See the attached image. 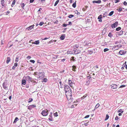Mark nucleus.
<instances>
[{"instance_id":"obj_1","label":"nucleus","mask_w":127,"mask_h":127,"mask_svg":"<svg viewBox=\"0 0 127 127\" xmlns=\"http://www.w3.org/2000/svg\"><path fill=\"white\" fill-rule=\"evenodd\" d=\"M64 90L65 91V94L67 97L69 99L71 98L72 91L69 86L65 84L64 86Z\"/></svg>"},{"instance_id":"obj_2","label":"nucleus","mask_w":127,"mask_h":127,"mask_svg":"<svg viewBox=\"0 0 127 127\" xmlns=\"http://www.w3.org/2000/svg\"><path fill=\"white\" fill-rule=\"evenodd\" d=\"M68 84L70 87L72 88H73L74 85V83L72 81H71L69 79L68 80Z\"/></svg>"},{"instance_id":"obj_3","label":"nucleus","mask_w":127,"mask_h":127,"mask_svg":"<svg viewBox=\"0 0 127 127\" xmlns=\"http://www.w3.org/2000/svg\"><path fill=\"white\" fill-rule=\"evenodd\" d=\"M48 111L47 109H45L43 110L41 113L42 115L44 116H47L48 114Z\"/></svg>"},{"instance_id":"obj_4","label":"nucleus","mask_w":127,"mask_h":127,"mask_svg":"<svg viewBox=\"0 0 127 127\" xmlns=\"http://www.w3.org/2000/svg\"><path fill=\"white\" fill-rule=\"evenodd\" d=\"M44 73L43 72H41L38 73L37 74V76L38 78H42L44 77Z\"/></svg>"},{"instance_id":"obj_5","label":"nucleus","mask_w":127,"mask_h":127,"mask_svg":"<svg viewBox=\"0 0 127 127\" xmlns=\"http://www.w3.org/2000/svg\"><path fill=\"white\" fill-rule=\"evenodd\" d=\"M26 80L29 82L32 81V78L30 77L29 76H27L25 77Z\"/></svg>"},{"instance_id":"obj_6","label":"nucleus","mask_w":127,"mask_h":127,"mask_svg":"<svg viewBox=\"0 0 127 127\" xmlns=\"http://www.w3.org/2000/svg\"><path fill=\"white\" fill-rule=\"evenodd\" d=\"M118 24V22H116L113 24L111 26L112 28H114L117 26Z\"/></svg>"},{"instance_id":"obj_7","label":"nucleus","mask_w":127,"mask_h":127,"mask_svg":"<svg viewBox=\"0 0 127 127\" xmlns=\"http://www.w3.org/2000/svg\"><path fill=\"white\" fill-rule=\"evenodd\" d=\"M89 122H88L87 121H84L82 122V123H83V124H84L86 126H87L88 125V123Z\"/></svg>"},{"instance_id":"obj_8","label":"nucleus","mask_w":127,"mask_h":127,"mask_svg":"<svg viewBox=\"0 0 127 127\" xmlns=\"http://www.w3.org/2000/svg\"><path fill=\"white\" fill-rule=\"evenodd\" d=\"M34 25H32L31 26H30L28 28H26V30H31L33 28Z\"/></svg>"},{"instance_id":"obj_9","label":"nucleus","mask_w":127,"mask_h":127,"mask_svg":"<svg viewBox=\"0 0 127 127\" xmlns=\"http://www.w3.org/2000/svg\"><path fill=\"white\" fill-rule=\"evenodd\" d=\"M7 84L5 83H4L3 84L2 86L3 88L5 89H6L7 88Z\"/></svg>"},{"instance_id":"obj_10","label":"nucleus","mask_w":127,"mask_h":127,"mask_svg":"<svg viewBox=\"0 0 127 127\" xmlns=\"http://www.w3.org/2000/svg\"><path fill=\"white\" fill-rule=\"evenodd\" d=\"M93 3H99L101 2V1L100 0H98L97 1H93L92 2Z\"/></svg>"},{"instance_id":"obj_11","label":"nucleus","mask_w":127,"mask_h":127,"mask_svg":"<svg viewBox=\"0 0 127 127\" xmlns=\"http://www.w3.org/2000/svg\"><path fill=\"white\" fill-rule=\"evenodd\" d=\"M1 4L2 6H4L5 5V1L4 0H1Z\"/></svg>"},{"instance_id":"obj_12","label":"nucleus","mask_w":127,"mask_h":127,"mask_svg":"<svg viewBox=\"0 0 127 127\" xmlns=\"http://www.w3.org/2000/svg\"><path fill=\"white\" fill-rule=\"evenodd\" d=\"M26 81L25 79H23L22 81V85H26Z\"/></svg>"},{"instance_id":"obj_13","label":"nucleus","mask_w":127,"mask_h":127,"mask_svg":"<svg viewBox=\"0 0 127 127\" xmlns=\"http://www.w3.org/2000/svg\"><path fill=\"white\" fill-rule=\"evenodd\" d=\"M18 64L16 63H15L14 64V66L12 67V68L14 69L15 67L17 66Z\"/></svg>"},{"instance_id":"obj_14","label":"nucleus","mask_w":127,"mask_h":127,"mask_svg":"<svg viewBox=\"0 0 127 127\" xmlns=\"http://www.w3.org/2000/svg\"><path fill=\"white\" fill-rule=\"evenodd\" d=\"M119 54L121 55L124 54L125 53V52L124 51H119Z\"/></svg>"},{"instance_id":"obj_15","label":"nucleus","mask_w":127,"mask_h":127,"mask_svg":"<svg viewBox=\"0 0 127 127\" xmlns=\"http://www.w3.org/2000/svg\"><path fill=\"white\" fill-rule=\"evenodd\" d=\"M65 34H63L60 37V39L61 40H63L64 38Z\"/></svg>"},{"instance_id":"obj_16","label":"nucleus","mask_w":127,"mask_h":127,"mask_svg":"<svg viewBox=\"0 0 127 127\" xmlns=\"http://www.w3.org/2000/svg\"><path fill=\"white\" fill-rule=\"evenodd\" d=\"M117 86L115 84H113L112 85H111V88L113 89H116L117 88Z\"/></svg>"},{"instance_id":"obj_17","label":"nucleus","mask_w":127,"mask_h":127,"mask_svg":"<svg viewBox=\"0 0 127 127\" xmlns=\"http://www.w3.org/2000/svg\"><path fill=\"white\" fill-rule=\"evenodd\" d=\"M19 120L18 118H17V117H16L15 118V120H14V122H13V123L14 124H15V123H16Z\"/></svg>"},{"instance_id":"obj_18","label":"nucleus","mask_w":127,"mask_h":127,"mask_svg":"<svg viewBox=\"0 0 127 127\" xmlns=\"http://www.w3.org/2000/svg\"><path fill=\"white\" fill-rule=\"evenodd\" d=\"M39 40L35 41V42L33 43H33L34 44H35L36 45H37L39 44Z\"/></svg>"},{"instance_id":"obj_19","label":"nucleus","mask_w":127,"mask_h":127,"mask_svg":"<svg viewBox=\"0 0 127 127\" xmlns=\"http://www.w3.org/2000/svg\"><path fill=\"white\" fill-rule=\"evenodd\" d=\"M36 106L35 105H32L29 106V108H32L35 107Z\"/></svg>"},{"instance_id":"obj_20","label":"nucleus","mask_w":127,"mask_h":127,"mask_svg":"<svg viewBox=\"0 0 127 127\" xmlns=\"http://www.w3.org/2000/svg\"><path fill=\"white\" fill-rule=\"evenodd\" d=\"M10 60V58L9 57H8L7 58V60L6 61V63L8 64Z\"/></svg>"},{"instance_id":"obj_21","label":"nucleus","mask_w":127,"mask_h":127,"mask_svg":"<svg viewBox=\"0 0 127 127\" xmlns=\"http://www.w3.org/2000/svg\"><path fill=\"white\" fill-rule=\"evenodd\" d=\"M121 45H118L115 46V48H116V49H118L119 48H120L121 47Z\"/></svg>"},{"instance_id":"obj_22","label":"nucleus","mask_w":127,"mask_h":127,"mask_svg":"<svg viewBox=\"0 0 127 127\" xmlns=\"http://www.w3.org/2000/svg\"><path fill=\"white\" fill-rule=\"evenodd\" d=\"M125 33V32H124L122 31H121L119 33V35H122L123 34V33Z\"/></svg>"},{"instance_id":"obj_23","label":"nucleus","mask_w":127,"mask_h":127,"mask_svg":"<svg viewBox=\"0 0 127 127\" xmlns=\"http://www.w3.org/2000/svg\"><path fill=\"white\" fill-rule=\"evenodd\" d=\"M114 12V11H111L109 14V15L110 16H112Z\"/></svg>"},{"instance_id":"obj_24","label":"nucleus","mask_w":127,"mask_h":127,"mask_svg":"<svg viewBox=\"0 0 127 127\" xmlns=\"http://www.w3.org/2000/svg\"><path fill=\"white\" fill-rule=\"evenodd\" d=\"M16 2V1L15 0H14L13 1L11 5L12 7L14 5Z\"/></svg>"},{"instance_id":"obj_25","label":"nucleus","mask_w":127,"mask_h":127,"mask_svg":"<svg viewBox=\"0 0 127 127\" xmlns=\"http://www.w3.org/2000/svg\"><path fill=\"white\" fill-rule=\"evenodd\" d=\"M59 0H57L56 2H55V4L54 5V6H56L57 4H58L59 2Z\"/></svg>"},{"instance_id":"obj_26","label":"nucleus","mask_w":127,"mask_h":127,"mask_svg":"<svg viewBox=\"0 0 127 127\" xmlns=\"http://www.w3.org/2000/svg\"><path fill=\"white\" fill-rule=\"evenodd\" d=\"M76 67L74 65L72 66V70L74 71H76L75 70V68H76Z\"/></svg>"},{"instance_id":"obj_27","label":"nucleus","mask_w":127,"mask_h":127,"mask_svg":"<svg viewBox=\"0 0 127 127\" xmlns=\"http://www.w3.org/2000/svg\"><path fill=\"white\" fill-rule=\"evenodd\" d=\"M72 6L74 8H75L76 7V2H75L72 4Z\"/></svg>"},{"instance_id":"obj_28","label":"nucleus","mask_w":127,"mask_h":127,"mask_svg":"<svg viewBox=\"0 0 127 127\" xmlns=\"http://www.w3.org/2000/svg\"><path fill=\"white\" fill-rule=\"evenodd\" d=\"M109 50V49L108 48H105L104 49V52H105L107 51H108Z\"/></svg>"},{"instance_id":"obj_29","label":"nucleus","mask_w":127,"mask_h":127,"mask_svg":"<svg viewBox=\"0 0 127 127\" xmlns=\"http://www.w3.org/2000/svg\"><path fill=\"white\" fill-rule=\"evenodd\" d=\"M29 101H28V102L29 103H30L33 100V99L32 98H30L29 99Z\"/></svg>"},{"instance_id":"obj_30","label":"nucleus","mask_w":127,"mask_h":127,"mask_svg":"<svg viewBox=\"0 0 127 127\" xmlns=\"http://www.w3.org/2000/svg\"><path fill=\"white\" fill-rule=\"evenodd\" d=\"M121 28L120 27H118L116 28V31H118L121 30Z\"/></svg>"},{"instance_id":"obj_31","label":"nucleus","mask_w":127,"mask_h":127,"mask_svg":"<svg viewBox=\"0 0 127 127\" xmlns=\"http://www.w3.org/2000/svg\"><path fill=\"white\" fill-rule=\"evenodd\" d=\"M100 106V104L99 103H97L96 105L95 108H97Z\"/></svg>"},{"instance_id":"obj_32","label":"nucleus","mask_w":127,"mask_h":127,"mask_svg":"<svg viewBox=\"0 0 127 127\" xmlns=\"http://www.w3.org/2000/svg\"><path fill=\"white\" fill-rule=\"evenodd\" d=\"M79 47V45H78L76 44L74 46V48L75 49Z\"/></svg>"},{"instance_id":"obj_33","label":"nucleus","mask_w":127,"mask_h":127,"mask_svg":"<svg viewBox=\"0 0 127 127\" xmlns=\"http://www.w3.org/2000/svg\"><path fill=\"white\" fill-rule=\"evenodd\" d=\"M124 112V111H123L122 109H120L118 110V112L119 113L121 112L122 113Z\"/></svg>"},{"instance_id":"obj_34","label":"nucleus","mask_w":127,"mask_h":127,"mask_svg":"<svg viewBox=\"0 0 127 127\" xmlns=\"http://www.w3.org/2000/svg\"><path fill=\"white\" fill-rule=\"evenodd\" d=\"M54 115L56 117L58 116V115L57 112H56L55 113H54Z\"/></svg>"},{"instance_id":"obj_35","label":"nucleus","mask_w":127,"mask_h":127,"mask_svg":"<svg viewBox=\"0 0 127 127\" xmlns=\"http://www.w3.org/2000/svg\"><path fill=\"white\" fill-rule=\"evenodd\" d=\"M122 8H119V9H117V10L119 12H121L122 11Z\"/></svg>"},{"instance_id":"obj_36","label":"nucleus","mask_w":127,"mask_h":127,"mask_svg":"<svg viewBox=\"0 0 127 127\" xmlns=\"http://www.w3.org/2000/svg\"><path fill=\"white\" fill-rule=\"evenodd\" d=\"M18 60H19V58L18 57H17L16 58V59L15 60V62H17L18 61Z\"/></svg>"},{"instance_id":"obj_37","label":"nucleus","mask_w":127,"mask_h":127,"mask_svg":"<svg viewBox=\"0 0 127 127\" xmlns=\"http://www.w3.org/2000/svg\"><path fill=\"white\" fill-rule=\"evenodd\" d=\"M108 35L109 37H110L111 38L112 36V33L110 32L109 33Z\"/></svg>"},{"instance_id":"obj_38","label":"nucleus","mask_w":127,"mask_h":127,"mask_svg":"<svg viewBox=\"0 0 127 127\" xmlns=\"http://www.w3.org/2000/svg\"><path fill=\"white\" fill-rule=\"evenodd\" d=\"M74 16L73 15L71 14V15H69L68 16V17L70 18H71Z\"/></svg>"},{"instance_id":"obj_39","label":"nucleus","mask_w":127,"mask_h":127,"mask_svg":"<svg viewBox=\"0 0 127 127\" xmlns=\"http://www.w3.org/2000/svg\"><path fill=\"white\" fill-rule=\"evenodd\" d=\"M44 24V23L43 22H40V23H39V25L40 26H42L43 24Z\"/></svg>"},{"instance_id":"obj_40","label":"nucleus","mask_w":127,"mask_h":127,"mask_svg":"<svg viewBox=\"0 0 127 127\" xmlns=\"http://www.w3.org/2000/svg\"><path fill=\"white\" fill-rule=\"evenodd\" d=\"M47 80V79L46 78H44L43 79V81L44 82H46Z\"/></svg>"},{"instance_id":"obj_41","label":"nucleus","mask_w":127,"mask_h":127,"mask_svg":"<svg viewBox=\"0 0 127 127\" xmlns=\"http://www.w3.org/2000/svg\"><path fill=\"white\" fill-rule=\"evenodd\" d=\"M94 68L95 69V70H97V69L98 68V66L97 65L94 66Z\"/></svg>"},{"instance_id":"obj_42","label":"nucleus","mask_w":127,"mask_h":127,"mask_svg":"<svg viewBox=\"0 0 127 127\" xmlns=\"http://www.w3.org/2000/svg\"><path fill=\"white\" fill-rule=\"evenodd\" d=\"M102 17V16L101 15H100L99 16L98 18V19H101Z\"/></svg>"},{"instance_id":"obj_43","label":"nucleus","mask_w":127,"mask_h":127,"mask_svg":"<svg viewBox=\"0 0 127 127\" xmlns=\"http://www.w3.org/2000/svg\"><path fill=\"white\" fill-rule=\"evenodd\" d=\"M24 6H25V4L24 3H22L21 4V7L23 8L24 9Z\"/></svg>"},{"instance_id":"obj_44","label":"nucleus","mask_w":127,"mask_h":127,"mask_svg":"<svg viewBox=\"0 0 127 127\" xmlns=\"http://www.w3.org/2000/svg\"><path fill=\"white\" fill-rule=\"evenodd\" d=\"M38 73L37 72H34V75L36 76H37V74H38Z\"/></svg>"},{"instance_id":"obj_45","label":"nucleus","mask_w":127,"mask_h":127,"mask_svg":"<svg viewBox=\"0 0 127 127\" xmlns=\"http://www.w3.org/2000/svg\"><path fill=\"white\" fill-rule=\"evenodd\" d=\"M109 116L108 115H106V118L105 119V120H107L109 118Z\"/></svg>"},{"instance_id":"obj_46","label":"nucleus","mask_w":127,"mask_h":127,"mask_svg":"<svg viewBox=\"0 0 127 127\" xmlns=\"http://www.w3.org/2000/svg\"><path fill=\"white\" fill-rule=\"evenodd\" d=\"M87 95V94L85 95H84L83 97H82V98H84L85 97H86Z\"/></svg>"},{"instance_id":"obj_47","label":"nucleus","mask_w":127,"mask_h":127,"mask_svg":"<svg viewBox=\"0 0 127 127\" xmlns=\"http://www.w3.org/2000/svg\"><path fill=\"white\" fill-rule=\"evenodd\" d=\"M88 52H89V54H92V53L93 52V51H92L91 50L89 51H88Z\"/></svg>"},{"instance_id":"obj_48","label":"nucleus","mask_w":127,"mask_h":127,"mask_svg":"<svg viewBox=\"0 0 127 127\" xmlns=\"http://www.w3.org/2000/svg\"><path fill=\"white\" fill-rule=\"evenodd\" d=\"M49 120L50 121H52L53 119L52 118V117H50L49 118Z\"/></svg>"},{"instance_id":"obj_49","label":"nucleus","mask_w":127,"mask_h":127,"mask_svg":"<svg viewBox=\"0 0 127 127\" xmlns=\"http://www.w3.org/2000/svg\"><path fill=\"white\" fill-rule=\"evenodd\" d=\"M52 112L50 113V114L49 115V117H52Z\"/></svg>"},{"instance_id":"obj_50","label":"nucleus","mask_w":127,"mask_h":127,"mask_svg":"<svg viewBox=\"0 0 127 127\" xmlns=\"http://www.w3.org/2000/svg\"><path fill=\"white\" fill-rule=\"evenodd\" d=\"M125 86H126L124 85H121L120 86V88H123V87H125Z\"/></svg>"},{"instance_id":"obj_51","label":"nucleus","mask_w":127,"mask_h":127,"mask_svg":"<svg viewBox=\"0 0 127 127\" xmlns=\"http://www.w3.org/2000/svg\"><path fill=\"white\" fill-rule=\"evenodd\" d=\"M30 61L33 63H34L35 62V61L34 60H31Z\"/></svg>"},{"instance_id":"obj_52","label":"nucleus","mask_w":127,"mask_h":127,"mask_svg":"<svg viewBox=\"0 0 127 127\" xmlns=\"http://www.w3.org/2000/svg\"><path fill=\"white\" fill-rule=\"evenodd\" d=\"M74 57H72L71 58V60H72L73 61H74L75 59H74Z\"/></svg>"},{"instance_id":"obj_53","label":"nucleus","mask_w":127,"mask_h":127,"mask_svg":"<svg viewBox=\"0 0 127 127\" xmlns=\"http://www.w3.org/2000/svg\"><path fill=\"white\" fill-rule=\"evenodd\" d=\"M124 5H127V3L126 1H125L124 3Z\"/></svg>"},{"instance_id":"obj_54","label":"nucleus","mask_w":127,"mask_h":127,"mask_svg":"<svg viewBox=\"0 0 127 127\" xmlns=\"http://www.w3.org/2000/svg\"><path fill=\"white\" fill-rule=\"evenodd\" d=\"M115 3H117L120 0H115Z\"/></svg>"},{"instance_id":"obj_55","label":"nucleus","mask_w":127,"mask_h":127,"mask_svg":"<svg viewBox=\"0 0 127 127\" xmlns=\"http://www.w3.org/2000/svg\"><path fill=\"white\" fill-rule=\"evenodd\" d=\"M34 0H30V3H32Z\"/></svg>"},{"instance_id":"obj_56","label":"nucleus","mask_w":127,"mask_h":127,"mask_svg":"<svg viewBox=\"0 0 127 127\" xmlns=\"http://www.w3.org/2000/svg\"><path fill=\"white\" fill-rule=\"evenodd\" d=\"M49 38H46V37H45V38H43V39H42V40H46L48 39L49 38Z\"/></svg>"},{"instance_id":"obj_57","label":"nucleus","mask_w":127,"mask_h":127,"mask_svg":"<svg viewBox=\"0 0 127 127\" xmlns=\"http://www.w3.org/2000/svg\"><path fill=\"white\" fill-rule=\"evenodd\" d=\"M67 25L65 24H63V26L64 27L66 26Z\"/></svg>"},{"instance_id":"obj_58","label":"nucleus","mask_w":127,"mask_h":127,"mask_svg":"<svg viewBox=\"0 0 127 127\" xmlns=\"http://www.w3.org/2000/svg\"><path fill=\"white\" fill-rule=\"evenodd\" d=\"M89 115H87L86 116L84 117V118H89Z\"/></svg>"},{"instance_id":"obj_59","label":"nucleus","mask_w":127,"mask_h":127,"mask_svg":"<svg viewBox=\"0 0 127 127\" xmlns=\"http://www.w3.org/2000/svg\"><path fill=\"white\" fill-rule=\"evenodd\" d=\"M72 24V23L71 22H69L68 23V25H71Z\"/></svg>"},{"instance_id":"obj_60","label":"nucleus","mask_w":127,"mask_h":127,"mask_svg":"<svg viewBox=\"0 0 127 127\" xmlns=\"http://www.w3.org/2000/svg\"><path fill=\"white\" fill-rule=\"evenodd\" d=\"M4 41H3L2 40L1 41V44L2 45H3L4 44Z\"/></svg>"},{"instance_id":"obj_61","label":"nucleus","mask_w":127,"mask_h":127,"mask_svg":"<svg viewBox=\"0 0 127 127\" xmlns=\"http://www.w3.org/2000/svg\"><path fill=\"white\" fill-rule=\"evenodd\" d=\"M118 119V118L117 116H116V117L115 118V120H117Z\"/></svg>"},{"instance_id":"obj_62","label":"nucleus","mask_w":127,"mask_h":127,"mask_svg":"<svg viewBox=\"0 0 127 127\" xmlns=\"http://www.w3.org/2000/svg\"><path fill=\"white\" fill-rule=\"evenodd\" d=\"M31 58V56H28L27 57V59H30Z\"/></svg>"},{"instance_id":"obj_63","label":"nucleus","mask_w":127,"mask_h":127,"mask_svg":"<svg viewBox=\"0 0 127 127\" xmlns=\"http://www.w3.org/2000/svg\"><path fill=\"white\" fill-rule=\"evenodd\" d=\"M124 67H125L126 69H127V65H125L124 66Z\"/></svg>"},{"instance_id":"obj_64","label":"nucleus","mask_w":127,"mask_h":127,"mask_svg":"<svg viewBox=\"0 0 127 127\" xmlns=\"http://www.w3.org/2000/svg\"><path fill=\"white\" fill-rule=\"evenodd\" d=\"M122 113H119V114L118 115H119V116H120L122 115Z\"/></svg>"}]
</instances>
